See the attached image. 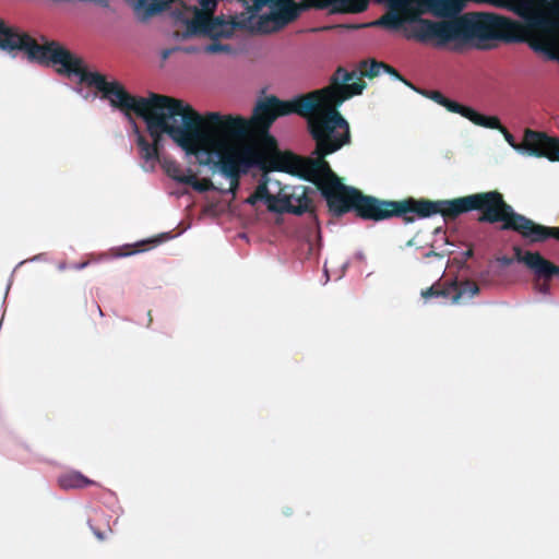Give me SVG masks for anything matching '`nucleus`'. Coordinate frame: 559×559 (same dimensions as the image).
I'll list each match as a JSON object with an SVG mask.
<instances>
[{
    "mask_svg": "<svg viewBox=\"0 0 559 559\" xmlns=\"http://www.w3.org/2000/svg\"><path fill=\"white\" fill-rule=\"evenodd\" d=\"M58 485L60 486V488L69 490V489H83L88 486L96 485V483L94 480L87 478L80 472L72 471V472H69V473H66V474H62L61 476H59Z\"/></svg>",
    "mask_w": 559,
    "mask_h": 559,
    "instance_id": "obj_13",
    "label": "nucleus"
},
{
    "mask_svg": "<svg viewBox=\"0 0 559 559\" xmlns=\"http://www.w3.org/2000/svg\"><path fill=\"white\" fill-rule=\"evenodd\" d=\"M478 48H485L486 46L484 45H477Z\"/></svg>",
    "mask_w": 559,
    "mask_h": 559,
    "instance_id": "obj_37",
    "label": "nucleus"
},
{
    "mask_svg": "<svg viewBox=\"0 0 559 559\" xmlns=\"http://www.w3.org/2000/svg\"><path fill=\"white\" fill-rule=\"evenodd\" d=\"M136 144L140 151L141 158L145 162H157L159 160V153L142 134L136 138Z\"/></svg>",
    "mask_w": 559,
    "mask_h": 559,
    "instance_id": "obj_15",
    "label": "nucleus"
},
{
    "mask_svg": "<svg viewBox=\"0 0 559 559\" xmlns=\"http://www.w3.org/2000/svg\"><path fill=\"white\" fill-rule=\"evenodd\" d=\"M189 177L191 179H190V182H188L187 185L192 186V188L194 190H197L199 192H206V191L215 190V187H214V185H213L211 179L203 178L201 180H198L195 178V176H193V175H189Z\"/></svg>",
    "mask_w": 559,
    "mask_h": 559,
    "instance_id": "obj_18",
    "label": "nucleus"
},
{
    "mask_svg": "<svg viewBox=\"0 0 559 559\" xmlns=\"http://www.w3.org/2000/svg\"><path fill=\"white\" fill-rule=\"evenodd\" d=\"M316 104V95L311 94L297 100H281L276 96H267L255 105L252 116L245 118L239 115H223L216 126H211L212 134L201 154L217 157L214 163L222 175L230 180L227 192L236 194L239 188L240 177L252 167L259 166L267 170L285 171L316 185L317 181L301 176L297 171L280 168L284 162L281 157L294 155L290 152L277 153L267 162L258 147L249 143V139H260L270 146H276V140L270 134L273 122L283 116L296 114L305 116L309 114ZM211 157L201 164H210Z\"/></svg>",
    "mask_w": 559,
    "mask_h": 559,
    "instance_id": "obj_3",
    "label": "nucleus"
},
{
    "mask_svg": "<svg viewBox=\"0 0 559 559\" xmlns=\"http://www.w3.org/2000/svg\"><path fill=\"white\" fill-rule=\"evenodd\" d=\"M465 254H466V257H472L473 250L472 249L467 250V252Z\"/></svg>",
    "mask_w": 559,
    "mask_h": 559,
    "instance_id": "obj_36",
    "label": "nucleus"
},
{
    "mask_svg": "<svg viewBox=\"0 0 559 559\" xmlns=\"http://www.w3.org/2000/svg\"><path fill=\"white\" fill-rule=\"evenodd\" d=\"M157 104L159 108L150 106L139 116L146 123L157 152L163 147V135L167 134L188 155H201L212 134L211 126H216L223 114L209 111L201 115L183 100L167 95L166 100Z\"/></svg>",
    "mask_w": 559,
    "mask_h": 559,
    "instance_id": "obj_6",
    "label": "nucleus"
},
{
    "mask_svg": "<svg viewBox=\"0 0 559 559\" xmlns=\"http://www.w3.org/2000/svg\"><path fill=\"white\" fill-rule=\"evenodd\" d=\"M474 124L484 127V128H488V129H496V130H498L501 127V122L498 117L485 116L481 114H479V118L476 119Z\"/></svg>",
    "mask_w": 559,
    "mask_h": 559,
    "instance_id": "obj_19",
    "label": "nucleus"
},
{
    "mask_svg": "<svg viewBox=\"0 0 559 559\" xmlns=\"http://www.w3.org/2000/svg\"><path fill=\"white\" fill-rule=\"evenodd\" d=\"M200 27L203 33L212 38L228 37L231 34L233 26L219 17H206L201 21Z\"/></svg>",
    "mask_w": 559,
    "mask_h": 559,
    "instance_id": "obj_12",
    "label": "nucleus"
},
{
    "mask_svg": "<svg viewBox=\"0 0 559 559\" xmlns=\"http://www.w3.org/2000/svg\"><path fill=\"white\" fill-rule=\"evenodd\" d=\"M147 316H148V325H150V324L152 323V312H151V311H148V312H147Z\"/></svg>",
    "mask_w": 559,
    "mask_h": 559,
    "instance_id": "obj_34",
    "label": "nucleus"
},
{
    "mask_svg": "<svg viewBox=\"0 0 559 559\" xmlns=\"http://www.w3.org/2000/svg\"><path fill=\"white\" fill-rule=\"evenodd\" d=\"M555 1H556V4H555L554 9H556L559 12V0H555Z\"/></svg>",
    "mask_w": 559,
    "mask_h": 559,
    "instance_id": "obj_35",
    "label": "nucleus"
},
{
    "mask_svg": "<svg viewBox=\"0 0 559 559\" xmlns=\"http://www.w3.org/2000/svg\"><path fill=\"white\" fill-rule=\"evenodd\" d=\"M534 286L536 288V290L543 295H548L550 293V282H538V283H535L534 282Z\"/></svg>",
    "mask_w": 559,
    "mask_h": 559,
    "instance_id": "obj_27",
    "label": "nucleus"
},
{
    "mask_svg": "<svg viewBox=\"0 0 559 559\" xmlns=\"http://www.w3.org/2000/svg\"><path fill=\"white\" fill-rule=\"evenodd\" d=\"M231 50L233 49L229 45L222 44L218 41H213L204 48V51L207 53L231 52Z\"/></svg>",
    "mask_w": 559,
    "mask_h": 559,
    "instance_id": "obj_21",
    "label": "nucleus"
},
{
    "mask_svg": "<svg viewBox=\"0 0 559 559\" xmlns=\"http://www.w3.org/2000/svg\"><path fill=\"white\" fill-rule=\"evenodd\" d=\"M383 62L361 61L359 75L338 67L330 79V84L307 94L298 95L292 100L314 94V108L307 115V129L316 142V157L285 155L280 168L297 171L301 176L317 181L319 191L325 199L329 211L336 217L354 212L364 221L380 222L392 218V213L401 205L402 200H383L364 194L359 189L346 186L331 169L325 160L344 145L350 143V130L338 107L353 96L360 95L366 88L362 78L373 79L380 74Z\"/></svg>",
    "mask_w": 559,
    "mask_h": 559,
    "instance_id": "obj_1",
    "label": "nucleus"
},
{
    "mask_svg": "<svg viewBox=\"0 0 559 559\" xmlns=\"http://www.w3.org/2000/svg\"><path fill=\"white\" fill-rule=\"evenodd\" d=\"M530 266L527 270L533 274L535 283L540 281L551 282L556 276L559 277V266L547 260L539 252L533 259H530Z\"/></svg>",
    "mask_w": 559,
    "mask_h": 559,
    "instance_id": "obj_11",
    "label": "nucleus"
},
{
    "mask_svg": "<svg viewBox=\"0 0 559 559\" xmlns=\"http://www.w3.org/2000/svg\"><path fill=\"white\" fill-rule=\"evenodd\" d=\"M415 91H417L418 93H420L421 95H424L425 97L429 98V99H432L433 102H436L437 104L439 105H442L443 102H445V96L439 92V91H429V90H424V91H419L417 88H415Z\"/></svg>",
    "mask_w": 559,
    "mask_h": 559,
    "instance_id": "obj_22",
    "label": "nucleus"
},
{
    "mask_svg": "<svg viewBox=\"0 0 559 559\" xmlns=\"http://www.w3.org/2000/svg\"><path fill=\"white\" fill-rule=\"evenodd\" d=\"M93 532H94L95 536H96L99 540H104V539L106 538L105 533H103V532H100V531H98V530H94V528H93Z\"/></svg>",
    "mask_w": 559,
    "mask_h": 559,
    "instance_id": "obj_31",
    "label": "nucleus"
},
{
    "mask_svg": "<svg viewBox=\"0 0 559 559\" xmlns=\"http://www.w3.org/2000/svg\"><path fill=\"white\" fill-rule=\"evenodd\" d=\"M479 211V223H502L501 230H513L531 242H544L549 238L559 241V226L548 227L535 223L531 218L516 213L504 201L502 193L497 190L474 193L452 200H428L408 197L402 200L401 205L392 213V217H400L405 224L416 218H427L440 214L443 219L453 221L460 215Z\"/></svg>",
    "mask_w": 559,
    "mask_h": 559,
    "instance_id": "obj_5",
    "label": "nucleus"
},
{
    "mask_svg": "<svg viewBox=\"0 0 559 559\" xmlns=\"http://www.w3.org/2000/svg\"><path fill=\"white\" fill-rule=\"evenodd\" d=\"M169 53H170V51H169V50H164V51H163V58H164V59L168 58Z\"/></svg>",
    "mask_w": 559,
    "mask_h": 559,
    "instance_id": "obj_32",
    "label": "nucleus"
},
{
    "mask_svg": "<svg viewBox=\"0 0 559 559\" xmlns=\"http://www.w3.org/2000/svg\"><path fill=\"white\" fill-rule=\"evenodd\" d=\"M269 192L266 182H261L258 185L254 192L246 200V203L254 205L258 201L265 202Z\"/></svg>",
    "mask_w": 559,
    "mask_h": 559,
    "instance_id": "obj_17",
    "label": "nucleus"
},
{
    "mask_svg": "<svg viewBox=\"0 0 559 559\" xmlns=\"http://www.w3.org/2000/svg\"><path fill=\"white\" fill-rule=\"evenodd\" d=\"M39 44L35 38L17 27L9 26L0 40V49L12 52L15 50L24 51L29 61H35L43 66H58L59 74L79 76L80 81L86 85L96 88L104 99L131 118V112L136 116L143 115L150 106L157 109V102L166 100V95L150 93L148 97L133 96L119 81L108 82L106 76L99 72L88 71L84 60L70 51L66 46L57 40H48L41 37Z\"/></svg>",
    "mask_w": 559,
    "mask_h": 559,
    "instance_id": "obj_4",
    "label": "nucleus"
},
{
    "mask_svg": "<svg viewBox=\"0 0 559 559\" xmlns=\"http://www.w3.org/2000/svg\"><path fill=\"white\" fill-rule=\"evenodd\" d=\"M555 4H556V1H555V0H554V2H552V3L549 1V7H548V9L546 10V12H547L548 16H549L554 22H555V20L551 17L550 13H552V14H555V15H558V16H559V12H558L556 9H554ZM556 23L558 24V27H557V29H556V32H555V38H556V43H557V44H556V47H555L550 52H546L547 55H552V52H554V51L559 47V36H558V35H559V23H558L557 21H556Z\"/></svg>",
    "mask_w": 559,
    "mask_h": 559,
    "instance_id": "obj_23",
    "label": "nucleus"
},
{
    "mask_svg": "<svg viewBox=\"0 0 559 559\" xmlns=\"http://www.w3.org/2000/svg\"><path fill=\"white\" fill-rule=\"evenodd\" d=\"M382 69L386 73H389V74L393 75L394 78H396L397 80L404 82L411 88L415 90V86L412 83H409L408 81H406L393 67L383 62Z\"/></svg>",
    "mask_w": 559,
    "mask_h": 559,
    "instance_id": "obj_25",
    "label": "nucleus"
},
{
    "mask_svg": "<svg viewBox=\"0 0 559 559\" xmlns=\"http://www.w3.org/2000/svg\"><path fill=\"white\" fill-rule=\"evenodd\" d=\"M478 286L473 282H465L462 285H457L456 282L451 283H436L432 286L421 292V297L424 299H429L433 297H442L445 299H451L452 302H457L459 299L464 295L468 294L469 297L475 296L478 293Z\"/></svg>",
    "mask_w": 559,
    "mask_h": 559,
    "instance_id": "obj_10",
    "label": "nucleus"
},
{
    "mask_svg": "<svg viewBox=\"0 0 559 559\" xmlns=\"http://www.w3.org/2000/svg\"><path fill=\"white\" fill-rule=\"evenodd\" d=\"M504 136V140L514 150L524 148L530 155L546 157L554 162H559V139L549 136L545 132L525 129L523 142L519 144L515 138L501 124L498 129Z\"/></svg>",
    "mask_w": 559,
    "mask_h": 559,
    "instance_id": "obj_7",
    "label": "nucleus"
},
{
    "mask_svg": "<svg viewBox=\"0 0 559 559\" xmlns=\"http://www.w3.org/2000/svg\"><path fill=\"white\" fill-rule=\"evenodd\" d=\"M265 204L267 210L273 213H293L301 215L307 212H312V200L307 195L305 188H301L300 193L297 190L289 197L280 198L269 192Z\"/></svg>",
    "mask_w": 559,
    "mask_h": 559,
    "instance_id": "obj_9",
    "label": "nucleus"
},
{
    "mask_svg": "<svg viewBox=\"0 0 559 559\" xmlns=\"http://www.w3.org/2000/svg\"><path fill=\"white\" fill-rule=\"evenodd\" d=\"M7 27H8V25L5 24V22L2 19H0V40L2 39V37L7 31Z\"/></svg>",
    "mask_w": 559,
    "mask_h": 559,
    "instance_id": "obj_30",
    "label": "nucleus"
},
{
    "mask_svg": "<svg viewBox=\"0 0 559 559\" xmlns=\"http://www.w3.org/2000/svg\"><path fill=\"white\" fill-rule=\"evenodd\" d=\"M420 19L411 37L441 47L454 40L526 43L536 52L556 47L558 24L549 0H413Z\"/></svg>",
    "mask_w": 559,
    "mask_h": 559,
    "instance_id": "obj_2",
    "label": "nucleus"
},
{
    "mask_svg": "<svg viewBox=\"0 0 559 559\" xmlns=\"http://www.w3.org/2000/svg\"><path fill=\"white\" fill-rule=\"evenodd\" d=\"M333 12L360 13L367 10L369 0H331Z\"/></svg>",
    "mask_w": 559,
    "mask_h": 559,
    "instance_id": "obj_14",
    "label": "nucleus"
},
{
    "mask_svg": "<svg viewBox=\"0 0 559 559\" xmlns=\"http://www.w3.org/2000/svg\"><path fill=\"white\" fill-rule=\"evenodd\" d=\"M257 8L270 5L273 11L267 16L260 19V24L274 21L278 26L294 22L300 13L309 8L326 9L331 0H306L304 3H296L295 0H253Z\"/></svg>",
    "mask_w": 559,
    "mask_h": 559,
    "instance_id": "obj_8",
    "label": "nucleus"
},
{
    "mask_svg": "<svg viewBox=\"0 0 559 559\" xmlns=\"http://www.w3.org/2000/svg\"><path fill=\"white\" fill-rule=\"evenodd\" d=\"M497 262H499L503 266H509L514 262V259L507 255H502L497 258Z\"/></svg>",
    "mask_w": 559,
    "mask_h": 559,
    "instance_id": "obj_28",
    "label": "nucleus"
},
{
    "mask_svg": "<svg viewBox=\"0 0 559 559\" xmlns=\"http://www.w3.org/2000/svg\"><path fill=\"white\" fill-rule=\"evenodd\" d=\"M96 309H97V312L99 313V316L104 314L103 311H102V308L98 305H96Z\"/></svg>",
    "mask_w": 559,
    "mask_h": 559,
    "instance_id": "obj_33",
    "label": "nucleus"
},
{
    "mask_svg": "<svg viewBox=\"0 0 559 559\" xmlns=\"http://www.w3.org/2000/svg\"><path fill=\"white\" fill-rule=\"evenodd\" d=\"M513 252H514V261L519 262V263H523L527 269L530 266V259H533V257H535L537 254L538 251H523L520 247L518 246H514L513 247Z\"/></svg>",
    "mask_w": 559,
    "mask_h": 559,
    "instance_id": "obj_20",
    "label": "nucleus"
},
{
    "mask_svg": "<svg viewBox=\"0 0 559 559\" xmlns=\"http://www.w3.org/2000/svg\"><path fill=\"white\" fill-rule=\"evenodd\" d=\"M441 106H443L444 108H447L451 112L459 114V111L461 110V106L462 105L456 103V102H454V100H451V99H449L447 97L445 102H443V104Z\"/></svg>",
    "mask_w": 559,
    "mask_h": 559,
    "instance_id": "obj_26",
    "label": "nucleus"
},
{
    "mask_svg": "<svg viewBox=\"0 0 559 559\" xmlns=\"http://www.w3.org/2000/svg\"><path fill=\"white\" fill-rule=\"evenodd\" d=\"M146 245V242H140L136 245V247H139L136 250H132V251H127L123 253V255H130L132 253H135V252H141V251H144L145 248L144 246Z\"/></svg>",
    "mask_w": 559,
    "mask_h": 559,
    "instance_id": "obj_29",
    "label": "nucleus"
},
{
    "mask_svg": "<svg viewBox=\"0 0 559 559\" xmlns=\"http://www.w3.org/2000/svg\"><path fill=\"white\" fill-rule=\"evenodd\" d=\"M163 168L165 169L166 174L174 180L185 185L190 182L191 178L189 175H185L181 166L176 160L165 159L163 163Z\"/></svg>",
    "mask_w": 559,
    "mask_h": 559,
    "instance_id": "obj_16",
    "label": "nucleus"
},
{
    "mask_svg": "<svg viewBox=\"0 0 559 559\" xmlns=\"http://www.w3.org/2000/svg\"><path fill=\"white\" fill-rule=\"evenodd\" d=\"M459 114L464 118L468 119L469 121H472L473 123H475L476 119L479 118L478 111L464 105L461 106V110L459 111Z\"/></svg>",
    "mask_w": 559,
    "mask_h": 559,
    "instance_id": "obj_24",
    "label": "nucleus"
}]
</instances>
